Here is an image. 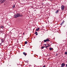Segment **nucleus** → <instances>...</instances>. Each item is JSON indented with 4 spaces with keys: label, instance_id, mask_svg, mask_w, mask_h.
Segmentation results:
<instances>
[{
    "label": "nucleus",
    "instance_id": "nucleus-21",
    "mask_svg": "<svg viewBox=\"0 0 67 67\" xmlns=\"http://www.w3.org/2000/svg\"><path fill=\"white\" fill-rule=\"evenodd\" d=\"M57 55H58V54H56L55 56H57Z\"/></svg>",
    "mask_w": 67,
    "mask_h": 67
},
{
    "label": "nucleus",
    "instance_id": "nucleus-19",
    "mask_svg": "<svg viewBox=\"0 0 67 67\" xmlns=\"http://www.w3.org/2000/svg\"><path fill=\"white\" fill-rule=\"evenodd\" d=\"M65 55H67V52H65Z\"/></svg>",
    "mask_w": 67,
    "mask_h": 67
},
{
    "label": "nucleus",
    "instance_id": "nucleus-22",
    "mask_svg": "<svg viewBox=\"0 0 67 67\" xmlns=\"http://www.w3.org/2000/svg\"><path fill=\"white\" fill-rule=\"evenodd\" d=\"M44 45H45V46H46V44H43Z\"/></svg>",
    "mask_w": 67,
    "mask_h": 67
},
{
    "label": "nucleus",
    "instance_id": "nucleus-8",
    "mask_svg": "<svg viewBox=\"0 0 67 67\" xmlns=\"http://www.w3.org/2000/svg\"><path fill=\"white\" fill-rule=\"evenodd\" d=\"M23 54L25 56H26L27 55V54L25 52H24L23 53Z\"/></svg>",
    "mask_w": 67,
    "mask_h": 67
},
{
    "label": "nucleus",
    "instance_id": "nucleus-15",
    "mask_svg": "<svg viewBox=\"0 0 67 67\" xmlns=\"http://www.w3.org/2000/svg\"><path fill=\"white\" fill-rule=\"evenodd\" d=\"M44 42H47V41L46 40H44Z\"/></svg>",
    "mask_w": 67,
    "mask_h": 67
},
{
    "label": "nucleus",
    "instance_id": "nucleus-6",
    "mask_svg": "<svg viewBox=\"0 0 67 67\" xmlns=\"http://www.w3.org/2000/svg\"><path fill=\"white\" fill-rule=\"evenodd\" d=\"M64 22H65V21H64L62 22V23L60 24V25H63V24H64Z\"/></svg>",
    "mask_w": 67,
    "mask_h": 67
},
{
    "label": "nucleus",
    "instance_id": "nucleus-12",
    "mask_svg": "<svg viewBox=\"0 0 67 67\" xmlns=\"http://www.w3.org/2000/svg\"><path fill=\"white\" fill-rule=\"evenodd\" d=\"M1 41L2 42V43H3V42H4V41H3V40L2 39L1 40Z\"/></svg>",
    "mask_w": 67,
    "mask_h": 67
},
{
    "label": "nucleus",
    "instance_id": "nucleus-11",
    "mask_svg": "<svg viewBox=\"0 0 67 67\" xmlns=\"http://www.w3.org/2000/svg\"><path fill=\"white\" fill-rule=\"evenodd\" d=\"M53 48H49L50 51H52V50H53Z\"/></svg>",
    "mask_w": 67,
    "mask_h": 67
},
{
    "label": "nucleus",
    "instance_id": "nucleus-4",
    "mask_svg": "<svg viewBox=\"0 0 67 67\" xmlns=\"http://www.w3.org/2000/svg\"><path fill=\"white\" fill-rule=\"evenodd\" d=\"M61 66H62L64 67L65 66V63H62V64H61Z\"/></svg>",
    "mask_w": 67,
    "mask_h": 67
},
{
    "label": "nucleus",
    "instance_id": "nucleus-23",
    "mask_svg": "<svg viewBox=\"0 0 67 67\" xmlns=\"http://www.w3.org/2000/svg\"><path fill=\"white\" fill-rule=\"evenodd\" d=\"M43 67H45V66L44 65L43 66Z\"/></svg>",
    "mask_w": 67,
    "mask_h": 67
},
{
    "label": "nucleus",
    "instance_id": "nucleus-10",
    "mask_svg": "<svg viewBox=\"0 0 67 67\" xmlns=\"http://www.w3.org/2000/svg\"><path fill=\"white\" fill-rule=\"evenodd\" d=\"M58 11H59V10H57V11H56L55 12V13H57L58 12Z\"/></svg>",
    "mask_w": 67,
    "mask_h": 67
},
{
    "label": "nucleus",
    "instance_id": "nucleus-1",
    "mask_svg": "<svg viewBox=\"0 0 67 67\" xmlns=\"http://www.w3.org/2000/svg\"><path fill=\"white\" fill-rule=\"evenodd\" d=\"M22 16H23V15L19 13H17L14 15V18H19V17Z\"/></svg>",
    "mask_w": 67,
    "mask_h": 67
},
{
    "label": "nucleus",
    "instance_id": "nucleus-16",
    "mask_svg": "<svg viewBox=\"0 0 67 67\" xmlns=\"http://www.w3.org/2000/svg\"><path fill=\"white\" fill-rule=\"evenodd\" d=\"M44 48V47L43 46L41 47V48L42 49H43Z\"/></svg>",
    "mask_w": 67,
    "mask_h": 67
},
{
    "label": "nucleus",
    "instance_id": "nucleus-18",
    "mask_svg": "<svg viewBox=\"0 0 67 67\" xmlns=\"http://www.w3.org/2000/svg\"><path fill=\"white\" fill-rule=\"evenodd\" d=\"M12 7H13V8H14V7H15V5L14 4Z\"/></svg>",
    "mask_w": 67,
    "mask_h": 67
},
{
    "label": "nucleus",
    "instance_id": "nucleus-3",
    "mask_svg": "<svg viewBox=\"0 0 67 67\" xmlns=\"http://www.w3.org/2000/svg\"><path fill=\"white\" fill-rule=\"evenodd\" d=\"M64 8H65V7L64 6L62 5L61 6V9L62 10H64Z\"/></svg>",
    "mask_w": 67,
    "mask_h": 67
},
{
    "label": "nucleus",
    "instance_id": "nucleus-5",
    "mask_svg": "<svg viewBox=\"0 0 67 67\" xmlns=\"http://www.w3.org/2000/svg\"><path fill=\"white\" fill-rule=\"evenodd\" d=\"M47 42H49L50 41V40L49 39L47 38L46 39Z\"/></svg>",
    "mask_w": 67,
    "mask_h": 67
},
{
    "label": "nucleus",
    "instance_id": "nucleus-14",
    "mask_svg": "<svg viewBox=\"0 0 67 67\" xmlns=\"http://www.w3.org/2000/svg\"><path fill=\"white\" fill-rule=\"evenodd\" d=\"M1 29H3V28H4V27H3V26H2L1 27Z\"/></svg>",
    "mask_w": 67,
    "mask_h": 67
},
{
    "label": "nucleus",
    "instance_id": "nucleus-24",
    "mask_svg": "<svg viewBox=\"0 0 67 67\" xmlns=\"http://www.w3.org/2000/svg\"><path fill=\"white\" fill-rule=\"evenodd\" d=\"M66 67H67V64L66 65Z\"/></svg>",
    "mask_w": 67,
    "mask_h": 67
},
{
    "label": "nucleus",
    "instance_id": "nucleus-2",
    "mask_svg": "<svg viewBox=\"0 0 67 67\" xmlns=\"http://www.w3.org/2000/svg\"><path fill=\"white\" fill-rule=\"evenodd\" d=\"M5 1V0H0V2L1 3H3Z\"/></svg>",
    "mask_w": 67,
    "mask_h": 67
},
{
    "label": "nucleus",
    "instance_id": "nucleus-25",
    "mask_svg": "<svg viewBox=\"0 0 67 67\" xmlns=\"http://www.w3.org/2000/svg\"><path fill=\"white\" fill-rule=\"evenodd\" d=\"M23 35H24V33H23Z\"/></svg>",
    "mask_w": 67,
    "mask_h": 67
},
{
    "label": "nucleus",
    "instance_id": "nucleus-9",
    "mask_svg": "<svg viewBox=\"0 0 67 67\" xmlns=\"http://www.w3.org/2000/svg\"><path fill=\"white\" fill-rule=\"evenodd\" d=\"M35 34L36 35H38V34H37V32H36L35 33Z\"/></svg>",
    "mask_w": 67,
    "mask_h": 67
},
{
    "label": "nucleus",
    "instance_id": "nucleus-17",
    "mask_svg": "<svg viewBox=\"0 0 67 67\" xmlns=\"http://www.w3.org/2000/svg\"><path fill=\"white\" fill-rule=\"evenodd\" d=\"M44 47H45V48H47V47H48V46H45Z\"/></svg>",
    "mask_w": 67,
    "mask_h": 67
},
{
    "label": "nucleus",
    "instance_id": "nucleus-26",
    "mask_svg": "<svg viewBox=\"0 0 67 67\" xmlns=\"http://www.w3.org/2000/svg\"><path fill=\"white\" fill-rule=\"evenodd\" d=\"M1 43L0 44V45H1Z\"/></svg>",
    "mask_w": 67,
    "mask_h": 67
},
{
    "label": "nucleus",
    "instance_id": "nucleus-20",
    "mask_svg": "<svg viewBox=\"0 0 67 67\" xmlns=\"http://www.w3.org/2000/svg\"><path fill=\"white\" fill-rule=\"evenodd\" d=\"M50 46V45H49V44H48V47H49Z\"/></svg>",
    "mask_w": 67,
    "mask_h": 67
},
{
    "label": "nucleus",
    "instance_id": "nucleus-7",
    "mask_svg": "<svg viewBox=\"0 0 67 67\" xmlns=\"http://www.w3.org/2000/svg\"><path fill=\"white\" fill-rule=\"evenodd\" d=\"M40 30V28H38L36 29V31H38V30Z\"/></svg>",
    "mask_w": 67,
    "mask_h": 67
},
{
    "label": "nucleus",
    "instance_id": "nucleus-13",
    "mask_svg": "<svg viewBox=\"0 0 67 67\" xmlns=\"http://www.w3.org/2000/svg\"><path fill=\"white\" fill-rule=\"evenodd\" d=\"M25 44H27V42L25 41Z\"/></svg>",
    "mask_w": 67,
    "mask_h": 67
}]
</instances>
